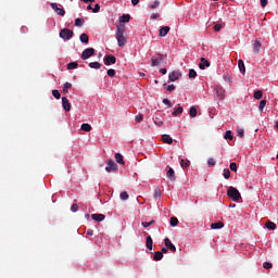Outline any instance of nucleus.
<instances>
[{
    "label": "nucleus",
    "instance_id": "obj_1",
    "mask_svg": "<svg viewBox=\"0 0 278 278\" xmlns=\"http://www.w3.org/2000/svg\"><path fill=\"white\" fill-rule=\"evenodd\" d=\"M115 38L118 47H125L127 45V38L125 37V26H116Z\"/></svg>",
    "mask_w": 278,
    "mask_h": 278
},
{
    "label": "nucleus",
    "instance_id": "obj_2",
    "mask_svg": "<svg viewBox=\"0 0 278 278\" xmlns=\"http://www.w3.org/2000/svg\"><path fill=\"white\" fill-rule=\"evenodd\" d=\"M227 194L231 201H238L239 199H242V195L240 194V191L236 189V187H229L227 190Z\"/></svg>",
    "mask_w": 278,
    "mask_h": 278
},
{
    "label": "nucleus",
    "instance_id": "obj_3",
    "mask_svg": "<svg viewBox=\"0 0 278 278\" xmlns=\"http://www.w3.org/2000/svg\"><path fill=\"white\" fill-rule=\"evenodd\" d=\"M166 55L162 53H156L154 56L151 58L152 66H160V64H164V60Z\"/></svg>",
    "mask_w": 278,
    "mask_h": 278
},
{
    "label": "nucleus",
    "instance_id": "obj_4",
    "mask_svg": "<svg viewBox=\"0 0 278 278\" xmlns=\"http://www.w3.org/2000/svg\"><path fill=\"white\" fill-rule=\"evenodd\" d=\"M59 36L63 40H71V38H73V36H74V33H73V30H71L68 28H63L60 30Z\"/></svg>",
    "mask_w": 278,
    "mask_h": 278
},
{
    "label": "nucleus",
    "instance_id": "obj_5",
    "mask_svg": "<svg viewBox=\"0 0 278 278\" xmlns=\"http://www.w3.org/2000/svg\"><path fill=\"white\" fill-rule=\"evenodd\" d=\"M214 92H215V94H216V97H217V99L219 100V101H223V99H225V88H223V86H220V85H216L215 87H214Z\"/></svg>",
    "mask_w": 278,
    "mask_h": 278
},
{
    "label": "nucleus",
    "instance_id": "obj_6",
    "mask_svg": "<svg viewBox=\"0 0 278 278\" xmlns=\"http://www.w3.org/2000/svg\"><path fill=\"white\" fill-rule=\"evenodd\" d=\"M106 164V173H116V170H118V165L114 162V160H109Z\"/></svg>",
    "mask_w": 278,
    "mask_h": 278
},
{
    "label": "nucleus",
    "instance_id": "obj_7",
    "mask_svg": "<svg viewBox=\"0 0 278 278\" xmlns=\"http://www.w3.org/2000/svg\"><path fill=\"white\" fill-rule=\"evenodd\" d=\"M92 55H94V48H87L81 53V60H89Z\"/></svg>",
    "mask_w": 278,
    "mask_h": 278
},
{
    "label": "nucleus",
    "instance_id": "obj_8",
    "mask_svg": "<svg viewBox=\"0 0 278 278\" xmlns=\"http://www.w3.org/2000/svg\"><path fill=\"white\" fill-rule=\"evenodd\" d=\"M103 62L105 66H112V64H116V56L108 54L104 56Z\"/></svg>",
    "mask_w": 278,
    "mask_h": 278
},
{
    "label": "nucleus",
    "instance_id": "obj_9",
    "mask_svg": "<svg viewBox=\"0 0 278 278\" xmlns=\"http://www.w3.org/2000/svg\"><path fill=\"white\" fill-rule=\"evenodd\" d=\"M50 5L59 16H64L66 14V11L62 8H59L58 3L52 2Z\"/></svg>",
    "mask_w": 278,
    "mask_h": 278
},
{
    "label": "nucleus",
    "instance_id": "obj_10",
    "mask_svg": "<svg viewBox=\"0 0 278 278\" xmlns=\"http://www.w3.org/2000/svg\"><path fill=\"white\" fill-rule=\"evenodd\" d=\"M164 242H165V247L167 249H169V251H172V253H175L177 251V248L175 247V244H173V242L170 241V239L168 238H165L164 239Z\"/></svg>",
    "mask_w": 278,
    "mask_h": 278
},
{
    "label": "nucleus",
    "instance_id": "obj_11",
    "mask_svg": "<svg viewBox=\"0 0 278 278\" xmlns=\"http://www.w3.org/2000/svg\"><path fill=\"white\" fill-rule=\"evenodd\" d=\"M168 31H170V26H163L159 30V36H161V38H165V36H168Z\"/></svg>",
    "mask_w": 278,
    "mask_h": 278
},
{
    "label": "nucleus",
    "instance_id": "obj_12",
    "mask_svg": "<svg viewBox=\"0 0 278 278\" xmlns=\"http://www.w3.org/2000/svg\"><path fill=\"white\" fill-rule=\"evenodd\" d=\"M62 105L65 112H71V101H68V98L66 97L62 98Z\"/></svg>",
    "mask_w": 278,
    "mask_h": 278
},
{
    "label": "nucleus",
    "instance_id": "obj_13",
    "mask_svg": "<svg viewBox=\"0 0 278 278\" xmlns=\"http://www.w3.org/2000/svg\"><path fill=\"white\" fill-rule=\"evenodd\" d=\"M91 218H92V220H96L97 223H103V220H105V215H103V214H92Z\"/></svg>",
    "mask_w": 278,
    "mask_h": 278
},
{
    "label": "nucleus",
    "instance_id": "obj_14",
    "mask_svg": "<svg viewBox=\"0 0 278 278\" xmlns=\"http://www.w3.org/2000/svg\"><path fill=\"white\" fill-rule=\"evenodd\" d=\"M168 77H169V81H177V79H179V77H181V73L172 72V73H169Z\"/></svg>",
    "mask_w": 278,
    "mask_h": 278
},
{
    "label": "nucleus",
    "instance_id": "obj_15",
    "mask_svg": "<svg viewBox=\"0 0 278 278\" xmlns=\"http://www.w3.org/2000/svg\"><path fill=\"white\" fill-rule=\"evenodd\" d=\"M205 67H210V61H207L205 58H201L199 68H201V71H205Z\"/></svg>",
    "mask_w": 278,
    "mask_h": 278
},
{
    "label": "nucleus",
    "instance_id": "obj_16",
    "mask_svg": "<svg viewBox=\"0 0 278 278\" xmlns=\"http://www.w3.org/2000/svg\"><path fill=\"white\" fill-rule=\"evenodd\" d=\"M146 247L149 251H153V238L151 236L147 237Z\"/></svg>",
    "mask_w": 278,
    "mask_h": 278
},
{
    "label": "nucleus",
    "instance_id": "obj_17",
    "mask_svg": "<svg viewBox=\"0 0 278 278\" xmlns=\"http://www.w3.org/2000/svg\"><path fill=\"white\" fill-rule=\"evenodd\" d=\"M265 227L267 229H269V231H275L277 229V224L268 220L266 224H265Z\"/></svg>",
    "mask_w": 278,
    "mask_h": 278
},
{
    "label": "nucleus",
    "instance_id": "obj_18",
    "mask_svg": "<svg viewBox=\"0 0 278 278\" xmlns=\"http://www.w3.org/2000/svg\"><path fill=\"white\" fill-rule=\"evenodd\" d=\"M238 67H239L240 73H242V75H244L247 73V67L244 66V61L239 60Z\"/></svg>",
    "mask_w": 278,
    "mask_h": 278
},
{
    "label": "nucleus",
    "instance_id": "obj_19",
    "mask_svg": "<svg viewBox=\"0 0 278 278\" xmlns=\"http://www.w3.org/2000/svg\"><path fill=\"white\" fill-rule=\"evenodd\" d=\"M167 178H169L172 181H175V179H177V177L175 176V169H173L172 167H169V169L167 170Z\"/></svg>",
    "mask_w": 278,
    "mask_h": 278
},
{
    "label": "nucleus",
    "instance_id": "obj_20",
    "mask_svg": "<svg viewBox=\"0 0 278 278\" xmlns=\"http://www.w3.org/2000/svg\"><path fill=\"white\" fill-rule=\"evenodd\" d=\"M80 42L88 45V42L90 41V38L88 37V34L83 33L79 37Z\"/></svg>",
    "mask_w": 278,
    "mask_h": 278
},
{
    "label": "nucleus",
    "instance_id": "obj_21",
    "mask_svg": "<svg viewBox=\"0 0 278 278\" xmlns=\"http://www.w3.org/2000/svg\"><path fill=\"white\" fill-rule=\"evenodd\" d=\"M223 227H225V224L223 222L211 224V229H223Z\"/></svg>",
    "mask_w": 278,
    "mask_h": 278
},
{
    "label": "nucleus",
    "instance_id": "obj_22",
    "mask_svg": "<svg viewBox=\"0 0 278 278\" xmlns=\"http://www.w3.org/2000/svg\"><path fill=\"white\" fill-rule=\"evenodd\" d=\"M129 21H131V15L129 14H123L119 17V23H129Z\"/></svg>",
    "mask_w": 278,
    "mask_h": 278
},
{
    "label": "nucleus",
    "instance_id": "obj_23",
    "mask_svg": "<svg viewBox=\"0 0 278 278\" xmlns=\"http://www.w3.org/2000/svg\"><path fill=\"white\" fill-rule=\"evenodd\" d=\"M115 160H116L117 164H122V166H125V160H123V154L115 153Z\"/></svg>",
    "mask_w": 278,
    "mask_h": 278
},
{
    "label": "nucleus",
    "instance_id": "obj_24",
    "mask_svg": "<svg viewBox=\"0 0 278 278\" xmlns=\"http://www.w3.org/2000/svg\"><path fill=\"white\" fill-rule=\"evenodd\" d=\"M179 114H184V106H178L174 110V112L172 113V116L177 117L179 116Z\"/></svg>",
    "mask_w": 278,
    "mask_h": 278
},
{
    "label": "nucleus",
    "instance_id": "obj_25",
    "mask_svg": "<svg viewBox=\"0 0 278 278\" xmlns=\"http://www.w3.org/2000/svg\"><path fill=\"white\" fill-rule=\"evenodd\" d=\"M260 49H262V43L258 40H255L253 43L254 53H260Z\"/></svg>",
    "mask_w": 278,
    "mask_h": 278
},
{
    "label": "nucleus",
    "instance_id": "obj_26",
    "mask_svg": "<svg viewBox=\"0 0 278 278\" xmlns=\"http://www.w3.org/2000/svg\"><path fill=\"white\" fill-rule=\"evenodd\" d=\"M162 140L165 144H173V138L168 135H163Z\"/></svg>",
    "mask_w": 278,
    "mask_h": 278
},
{
    "label": "nucleus",
    "instance_id": "obj_27",
    "mask_svg": "<svg viewBox=\"0 0 278 278\" xmlns=\"http://www.w3.org/2000/svg\"><path fill=\"white\" fill-rule=\"evenodd\" d=\"M180 166L181 168H188L190 166V160L188 159L180 160Z\"/></svg>",
    "mask_w": 278,
    "mask_h": 278
},
{
    "label": "nucleus",
    "instance_id": "obj_28",
    "mask_svg": "<svg viewBox=\"0 0 278 278\" xmlns=\"http://www.w3.org/2000/svg\"><path fill=\"white\" fill-rule=\"evenodd\" d=\"M164 257V254H162L161 251H157L154 253L153 260L154 262H160V260H162Z\"/></svg>",
    "mask_w": 278,
    "mask_h": 278
},
{
    "label": "nucleus",
    "instance_id": "obj_29",
    "mask_svg": "<svg viewBox=\"0 0 278 278\" xmlns=\"http://www.w3.org/2000/svg\"><path fill=\"white\" fill-rule=\"evenodd\" d=\"M89 68H94L96 71H99V68H101V63L91 62V63H89Z\"/></svg>",
    "mask_w": 278,
    "mask_h": 278
},
{
    "label": "nucleus",
    "instance_id": "obj_30",
    "mask_svg": "<svg viewBox=\"0 0 278 278\" xmlns=\"http://www.w3.org/2000/svg\"><path fill=\"white\" fill-rule=\"evenodd\" d=\"M189 116H191V118H197V108L195 106L190 108Z\"/></svg>",
    "mask_w": 278,
    "mask_h": 278
},
{
    "label": "nucleus",
    "instance_id": "obj_31",
    "mask_svg": "<svg viewBox=\"0 0 278 278\" xmlns=\"http://www.w3.org/2000/svg\"><path fill=\"white\" fill-rule=\"evenodd\" d=\"M77 66H79V64H77V62H71L67 64V70L75 71V68H77Z\"/></svg>",
    "mask_w": 278,
    "mask_h": 278
},
{
    "label": "nucleus",
    "instance_id": "obj_32",
    "mask_svg": "<svg viewBox=\"0 0 278 278\" xmlns=\"http://www.w3.org/2000/svg\"><path fill=\"white\" fill-rule=\"evenodd\" d=\"M264 97V92H262V90H257L254 92V99H256L257 101H260V99H262Z\"/></svg>",
    "mask_w": 278,
    "mask_h": 278
},
{
    "label": "nucleus",
    "instance_id": "obj_33",
    "mask_svg": "<svg viewBox=\"0 0 278 278\" xmlns=\"http://www.w3.org/2000/svg\"><path fill=\"white\" fill-rule=\"evenodd\" d=\"M169 224L172 227H177V225H179V219H177V217H172Z\"/></svg>",
    "mask_w": 278,
    "mask_h": 278
},
{
    "label": "nucleus",
    "instance_id": "obj_34",
    "mask_svg": "<svg viewBox=\"0 0 278 278\" xmlns=\"http://www.w3.org/2000/svg\"><path fill=\"white\" fill-rule=\"evenodd\" d=\"M80 129H83V131H91L92 126H90V124H83Z\"/></svg>",
    "mask_w": 278,
    "mask_h": 278
},
{
    "label": "nucleus",
    "instance_id": "obj_35",
    "mask_svg": "<svg viewBox=\"0 0 278 278\" xmlns=\"http://www.w3.org/2000/svg\"><path fill=\"white\" fill-rule=\"evenodd\" d=\"M70 88H73V84L71 83H65L64 86H63V92H68V89Z\"/></svg>",
    "mask_w": 278,
    "mask_h": 278
},
{
    "label": "nucleus",
    "instance_id": "obj_36",
    "mask_svg": "<svg viewBox=\"0 0 278 278\" xmlns=\"http://www.w3.org/2000/svg\"><path fill=\"white\" fill-rule=\"evenodd\" d=\"M223 175L225 179H229L231 177V172L229 170V168H225Z\"/></svg>",
    "mask_w": 278,
    "mask_h": 278
},
{
    "label": "nucleus",
    "instance_id": "obj_37",
    "mask_svg": "<svg viewBox=\"0 0 278 278\" xmlns=\"http://www.w3.org/2000/svg\"><path fill=\"white\" fill-rule=\"evenodd\" d=\"M151 10H155V8H160V1L155 0L153 3L149 4Z\"/></svg>",
    "mask_w": 278,
    "mask_h": 278
},
{
    "label": "nucleus",
    "instance_id": "obj_38",
    "mask_svg": "<svg viewBox=\"0 0 278 278\" xmlns=\"http://www.w3.org/2000/svg\"><path fill=\"white\" fill-rule=\"evenodd\" d=\"M266 108V100H262L258 104L260 112H264V109Z\"/></svg>",
    "mask_w": 278,
    "mask_h": 278
},
{
    "label": "nucleus",
    "instance_id": "obj_39",
    "mask_svg": "<svg viewBox=\"0 0 278 278\" xmlns=\"http://www.w3.org/2000/svg\"><path fill=\"white\" fill-rule=\"evenodd\" d=\"M224 138L225 140H233V135H231V130L226 131Z\"/></svg>",
    "mask_w": 278,
    "mask_h": 278
},
{
    "label": "nucleus",
    "instance_id": "obj_40",
    "mask_svg": "<svg viewBox=\"0 0 278 278\" xmlns=\"http://www.w3.org/2000/svg\"><path fill=\"white\" fill-rule=\"evenodd\" d=\"M142 227H151V225H155V220H150V222H142L141 223Z\"/></svg>",
    "mask_w": 278,
    "mask_h": 278
},
{
    "label": "nucleus",
    "instance_id": "obj_41",
    "mask_svg": "<svg viewBox=\"0 0 278 278\" xmlns=\"http://www.w3.org/2000/svg\"><path fill=\"white\" fill-rule=\"evenodd\" d=\"M197 77V71L194 70H189V79H195Z\"/></svg>",
    "mask_w": 278,
    "mask_h": 278
},
{
    "label": "nucleus",
    "instance_id": "obj_42",
    "mask_svg": "<svg viewBox=\"0 0 278 278\" xmlns=\"http://www.w3.org/2000/svg\"><path fill=\"white\" fill-rule=\"evenodd\" d=\"M52 96L54 97V99H61L62 97L58 89L52 90Z\"/></svg>",
    "mask_w": 278,
    "mask_h": 278
},
{
    "label": "nucleus",
    "instance_id": "obj_43",
    "mask_svg": "<svg viewBox=\"0 0 278 278\" xmlns=\"http://www.w3.org/2000/svg\"><path fill=\"white\" fill-rule=\"evenodd\" d=\"M119 198L122 199V201H127V199H129V194L127 193V191H124L119 194Z\"/></svg>",
    "mask_w": 278,
    "mask_h": 278
},
{
    "label": "nucleus",
    "instance_id": "obj_44",
    "mask_svg": "<svg viewBox=\"0 0 278 278\" xmlns=\"http://www.w3.org/2000/svg\"><path fill=\"white\" fill-rule=\"evenodd\" d=\"M229 168L232 173H238V165L236 163H230Z\"/></svg>",
    "mask_w": 278,
    "mask_h": 278
},
{
    "label": "nucleus",
    "instance_id": "obj_45",
    "mask_svg": "<svg viewBox=\"0 0 278 278\" xmlns=\"http://www.w3.org/2000/svg\"><path fill=\"white\" fill-rule=\"evenodd\" d=\"M75 25H76V27H81L83 25H84V20H81V18H76L75 20Z\"/></svg>",
    "mask_w": 278,
    "mask_h": 278
},
{
    "label": "nucleus",
    "instance_id": "obj_46",
    "mask_svg": "<svg viewBox=\"0 0 278 278\" xmlns=\"http://www.w3.org/2000/svg\"><path fill=\"white\" fill-rule=\"evenodd\" d=\"M237 136H239V138H244V129L238 128L237 129Z\"/></svg>",
    "mask_w": 278,
    "mask_h": 278
},
{
    "label": "nucleus",
    "instance_id": "obj_47",
    "mask_svg": "<svg viewBox=\"0 0 278 278\" xmlns=\"http://www.w3.org/2000/svg\"><path fill=\"white\" fill-rule=\"evenodd\" d=\"M263 268H265L266 270L273 268V263H269V262L263 263Z\"/></svg>",
    "mask_w": 278,
    "mask_h": 278
},
{
    "label": "nucleus",
    "instance_id": "obj_48",
    "mask_svg": "<svg viewBox=\"0 0 278 278\" xmlns=\"http://www.w3.org/2000/svg\"><path fill=\"white\" fill-rule=\"evenodd\" d=\"M163 103H164V105H167L168 108H173V103L170 102V100H168V98H164Z\"/></svg>",
    "mask_w": 278,
    "mask_h": 278
},
{
    "label": "nucleus",
    "instance_id": "obj_49",
    "mask_svg": "<svg viewBox=\"0 0 278 278\" xmlns=\"http://www.w3.org/2000/svg\"><path fill=\"white\" fill-rule=\"evenodd\" d=\"M106 73H108L109 77H114L116 75V71L114 68L108 70Z\"/></svg>",
    "mask_w": 278,
    "mask_h": 278
},
{
    "label": "nucleus",
    "instance_id": "obj_50",
    "mask_svg": "<svg viewBox=\"0 0 278 278\" xmlns=\"http://www.w3.org/2000/svg\"><path fill=\"white\" fill-rule=\"evenodd\" d=\"M143 118H144V116L142 114H139V115H136L135 121L137 123H142Z\"/></svg>",
    "mask_w": 278,
    "mask_h": 278
},
{
    "label": "nucleus",
    "instance_id": "obj_51",
    "mask_svg": "<svg viewBox=\"0 0 278 278\" xmlns=\"http://www.w3.org/2000/svg\"><path fill=\"white\" fill-rule=\"evenodd\" d=\"M100 10H101V5L96 4L94 8L92 9V12H93V14H97L100 12Z\"/></svg>",
    "mask_w": 278,
    "mask_h": 278
},
{
    "label": "nucleus",
    "instance_id": "obj_52",
    "mask_svg": "<svg viewBox=\"0 0 278 278\" xmlns=\"http://www.w3.org/2000/svg\"><path fill=\"white\" fill-rule=\"evenodd\" d=\"M207 164L208 166H216V161H214V159H208Z\"/></svg>",
    "mask_w": 278,
    "mask_h": 278
},
{
    "label": "nucleus",
    "instance_id": "obj_53",
    "mask_svg": "<svg viewBox=\"0 0 278 278\" xmlns=\"http://www.w3.org/2000/svg\"><path fill=\"white\" fill-rule=\"evenodd\" d=\"M220 29H223V25L216 24V25L214 26V31H220Z\"/></svg>",
    "mask_w": 278,
    "mask_h": 278
},
{
    "label": "nucleus",
    "instance_id": "obj_54",
    "mask_svg": "<svg viewBox=\"0 0 278 278\" xmlns=\"http://www.w3.org/2000/svg\"><path fill=\"white\" fill-rule=\"evenodd\" d=\"M71 210H72V212H77V210H79V206L76 203H74V204H72Z\"/></svg>",
    "mask_w": 278,
    "mask_h": 278
},
{
    "label": "nucleus",
    "instance_id": "obj_55",
    "mask_svg": "<svg viewBox=\"0 0 278 278\" xmlns=\"http://www.w3.org/2000/svg\"><path fill=\"white\" fill-rule=\"evenodd\" d=\"M268 5V0H261V7L266 8Z\"/></svg>",
    "mask_w": 278,
    "mask_h": 278
},
{
    "label": "nucleus",
    "instance_id": "obj_56",
    "mask_svg": "<svg viewBox=\"0 0 278 278\" xmlns=\"http://www.w3.org/2000/svg\"><path fill=\"white\" fill-rule=\"evenodd\" d=\"M175 85H169V86H167V91L168 92H173V90H175Z\"/></svg>",
    "mask_w": 278,
    "mask_h": 278
},
{
    "label": "nucleus",
    "instance_id": "obj_57",
    "mask_svg": "<svg viewBox=\"0 0 278 278\" xmlns=\"http://www.w3.org/2000/svg\"><path fill=\"white\" fill-rule=\"evenodd\" d=\"M93 235H94V230H92V229L87 230V236H93Z\"/></svg>",
    "mask_w": 278,
    "mask_h": 278
},
{
    "label": "nucleus",
    "instance_id": "obj_58",
    "mask_svg": "<svg viewBox=\"0 0 278 278\" xmlns=\"http://www.w3.org/2000/svg\"><path fill=\"white\" fill-rule=\"evenodd\" d=\"M151 18H153V20H155V18H160V14H157V13H153V14L151 15Z\"/></svg>",
    "mask_w": 278,
    "mask_h": 278
},
{
    "label": "nucleus",
    "instance_id": "obj_59",
    "mask_svg": "<svg viewBox=\"0 0 278 278\" xmlns=\"http://www.w3.org/2000/svg\"><path fill=\"white\" fill-rule=\"evenodd\" d=\"M162 253V255H164V253H168L167 248H162V250L160 251Z\"/></svg>",
    "mask_w": 278,
    "mask_h": 278
},
{
    "label": "nucleus",
    "instance_id": "obj_60",
    "mask_svg": "<svg viewBox=\"0 0 278 278\" xmlns=\"http://www.w3.org/2000/svg\"><path fill=\"white\" fill-rule=\"evenodd\" d=\"M160 73H162V75H166V73H168V71L166 68H161Z\"/></svg>",
    "mask_w": 278,
    "mask_h": 278
},
{
    "label": "nucleus",
    "instance_id": "obj_61",
    "mask_svg": "<svg viewBox=\"0 0 278 278\" xmlns=\"http://www.w3.org/2000/svg\"><path fill=\"white\" fill-rule=\"evenodd\" d=\"M138 3H140V0H131L132 5H138Z\"/></svg>",
    "mask_w": 278,
    "mask_h": 278
},
{
    "label": "nucleus",
    "instance_id": "obj_62",
    "mask_svg": "<svg viewBox=\"0 0 278 278\" xmlns=\"http://www.w3.org/2000/svg\"><path fill=\"white\" fill-rule=\"evenodd\" d=\"M83 3H94V0H80Z\"/></svg>",
    "mask_w": 278,
    "mask_h": 278
},
{
    "label": "nucleus",
    "instance_id": "obj_63",
    "mask_svg": "<svg viewBox=\"0 0 278 278\" xmlns=\"http://www.w3.org/2000/svg\"><path fill=\"white\" fill-rule=\"evenodd\" d=\"M225 81H231V78H229L228 76H225Z\"/></svg>",
    "mask_w": 278,
    "mask_h": 278
},
{
    "label": "nucleus",
    "instance_id": "obj_64",
    "mask_svg": "<svg viewBox=\"0 0 278 278\" xmlns=\"http://www.w3.org/2000/svg\"><path fill=\"white\" fill-rule=\"evenodd\" d=\"M87 10H92V5L89 4V5L87 7Z\"/></svg>",
    "mask_w": 278,
    "mask_h": 278
}]
</instances>
